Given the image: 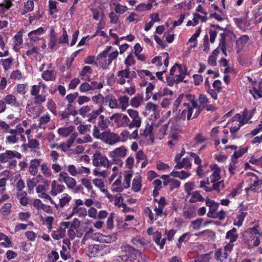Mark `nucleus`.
Masks as SVG:
<instances>
[{
	"instance_id": "f257e3e1",
	"label": "nucleus",
	"mask_w": 262,
	"mask_h": 262,
	"mask_svg": "<svg viewBox=\"0 0 262 262\" xmlns=\"http://www.w3.org/2000/svg\"><path fill=\"white\" fill-rule=\"evenodd\" d=\"M198 100L199 105L194 99H191L189 103H183V110L180 114L181 118L184 120L186 117L187 120L196 118L201 113V107L205 108L210 102L208 97L203 94L200 95Z\"/></svg>"
},
{
	"instance_id": "f03ea898",
	"label": "nucleus",
	"mask_w": 262,
	"mask_h": 262,
	"mask_svg": "<svg viewBox=\"0 0 262 262\" xmlns=\"http://www.w3.org/2000/svg\"><path fill=\"white\" fill-rule=\"evenodd\" d=\"M121 250L120 257L124 261H133L138 259V258L140 259L143 262L147 261L146 256L141 252L128 245L121 246Z\"/></svg>"
},
{
	"instance_id": "7ed1b4c3",
	"label": "nucleus",
	"mask_w": 262,
	"mask_h": 262,
	"mask_svg": "<svg viewBox=\"0 0 262 262\" xmlns=\"http://www.w3.org/2000/svg\"><path fill=\"white\" fill-rule=\"evenodd\" d=\"M187 70L185 67L176 64L170 70V74L166 77L167 84L170 86L184 80Z\"/></svg>"
},
{
	"instance_id": "20e7f679",
	"label": "nucleus",
	"mask_w": 262,
	"mask_h": 262,
	"mask_svg": "<svg viewBox=\"0 0 262 262\" xmlns=\"http://www.w3.org/2000/svg\"><path fill=\"white\" fill-rule=\"evenodd\" d=\"M127 148L125 146H121L113 149L108 153V156L111 159L112 164H115L118 166L121 167L123 161L122 159L127 155Z\"/></svg>"
},
{
	"instance_id": "39448f33",
	"label": "nucleus",
	"mask_w": 262,
	"mask_h": 262,
	"mask_svg": "<svg viewBox=\"0 0 262 262\" xmlns=\"http://www.w3.org/2000/svg\"><path fill=\"white\" fill-rule=\"evenodd\" d=\"M92 164L96 167L108 168L111 166L112 162L105 156L97 151L92 156Z\"/></svg>"
},
{
	"instance_id": "423d86ee",
	"label": "nucleus",
	"mask_w": 262,
	"mask_h": 262,
	"mask_svg": "<svg viewBox=\"0 0 262 262\" xmlns=\"http://www.w3.org/2000/svg\"><path fill=\"white\" fill-rule=\"evenodd\" d=\"M127 113L129 116V128H140L142 123V118L139 112L135 110L128 109Z\"/></svg>"
},
{
	"instance_id": "0eeeda50",
	"label": "nucleus",
	"mask_w": 262,
	"mask_h": 262,
	"mask_svg": "<svg viewBox=\"0 0 262 262\" xmlns=\"http://www.w3.org/2000/svg\"><path fill=\"white\" fill-rule=\"evenodd\" d=\"M119 127L129 128V117L127 115L121 113H115L110 117Z\"/></svg>"
},
{
	"instance_id": "6e6552de",
	"label": "nucleus",
	"mask_w": 262,
	"mask_h": 262,
	"mask_svg": "<svg viewBox=\"0 0 262 262\" xmlns=\"http://www.w3.org/2000/svg\"><path fill=\"white\" fill-rule=\"evenodd\" d=\"M220 43L219 46L217 49L214 50L211 55H214L215 57L219 54V49H220L225 56H227V54L226 51L230 48V46L228 43L226 42V37L227 36V33L223 32L220 34Z\"/></svg>"
},
{
	"instance_id": "1a4fd4ad",
	"label": "nucleus",
	"mask_w": 262,
	"mask_h": 262,
	"mask_svg": "<svg viewBox=\"0 0 262 262\" xmlns=\"http://www.w3.org/2000/svg\"><path fill=\"white\" fill-rule=\"evenodd\" d=\"M251 175L252 177L249 180V188H247L246 190L250 189L257 192L262 191V179H259L254 173H251Z\"/></svg>"
},
{
	"instance_id": "9d476101",
	"label": "nucleus",
	"mask_w": 262,
	"mask_h": 262,
	"mask_svg": "<svg viewBox=\"0 0 262 262\" xmlns=\"http://www.w3.org/2000/svg\"><path fill=\"white\" fill-rule=\"evenodd\" d=\"M21 157V154L18 151L8 150L5 152L0 154V161L2 163H6L13 159L14 158L20 159Z\"/></svg>"
},
{
	"instance_id": "9b49d317",
	"label": "nucleus",
	"mask_w": 262,
	"mask_h": 262,
	"mask_svg": "<svg viewBox=\"0 0 262 262\" xmlns=\"http://www.w3.org/2000/svg\"><path fill=\"white\" fill-rule=\"evenodd\" d=\"M169 125V122L164 124L160 122L155 124V133L158 139H162L164 137L165 135L168 132Z\"/></svg>"
},
{
	"instance_id": "f8f14e48",
	"label": "nucleus",
	"mask_w": 262,
	"mask_h": 262,
	"mask_svg": "<svg viewBox=\"0 0 262 262\" xmlns=\"http://www.w3.org/2000/svg\"><path fill=\"white\" fill-rule=\"evenodd\" d=\"M209 168L212 172L209 178H207V184H209L210 182H215L221 179V170L216 164L210 165Z\"/></svg>"
},
{
	"instance_id": "ddd939ff",
	"label": "nucleus",
	"mask_w": 262,
	"mask_h": 262,
	"mask_svg": "<svg viewBox=\"0 0 262 262\" xmlns=\"http://www.w3.org/2000/svg\"><path fill=\"white\" fill-rule=\"evenodd\" d=\"M102 141L109 145L115 144L119 142V135L110 132V130H107Z\"/></svg>"
},
{
	"instance_id": "4468645a",
	"label": "nucleus",
	"mask_w": 262,
	"mask_h": 262,
	"mask_svg": "<svg viewBox=\"0 0 262 262\" xmlns=\"http://www.w3.org/2000/svg\"><path fill=\"white\" fill-rule=\"evenodd\" d=\"M88 214V211L85 207L72 208V211L66 217V220H69L74 215H77L80 217H84Z\"/></svg>"
},
{
	"instance_id": "2eb2a0df",
	"label": "nucleus",
	"mask_w": 262,
	"mask_h": 262,
	"mask_svg": "<svg viewBox=\"0 0 262 262\" xmlns=\"http://www.w3.org/2000/svg\"><path fill=\"white\" fill-rule=\"evenodd\" d=\"M41 77L46 81H54L56 78V72L53 68L51 67V64L49 66V69L43 71L41 74Z\"/></svg>"
},
{
	"instance_id": "dca6fc26",
	"label": "nucleus",
	"mask_w": 262,
	"mask_h": 262,
	"mask_svg": "<svg viewBox=\"0 0 262 262\" xmlns=\"http://www.w3.org/2000/svg\"><path fill=\"white\" fill-rule=\"evenodd\" d=\"M71 199L72 198L70 195L67 193H63L59 198V203L57 204L55 202V207L57 209H62L66 206L69 205Z\"/></svg>"
},
{
	"instance_id": "f3484780",
	"label": "nucleus",
	"mask_w": 262,
	"mask_h": 262,
	"mask_svg": "<svg viewBox=\"0 0 262 262\" xmlns=\"http://www.w3.org/2000/svg\"><path fill=\"white\" fill-rule=\"evenodd\" d=\"M129 69L127 68H126L124 70L119 71L117 74V76L118 77L117 80V83L121 85L124 84L126 82L125 79H129Z\"/></svg>"
},
{
	"instance_id": "a211bd4d",
	"label": "nucleus",
	"mask_w": 262,
	"mask_h": 262,
	"mask_svg": "<svg viewBox=\"0 0 262 262\" xmlns=\"http://www.w3.org/2000/svg\"><path fill=\"white\" fill-rule=\"evenodd\" d=\"M41 159H34L30 161L29 166V172L31 175L35 176L38 173V169L40 165Z\"/></svg>"
},
{
	"instance_id": "6ab92c4d",
	"label": "nucleus",
	"mask_w": 262,
	"mask_h": 262,
	"mask_svg": "<svg viewBox=\"0 0 262 262\" xmlns=\"http://www.w3.org/2000/svg\"><path fill=\"white\" fill-rule=\"evenodd\" d=\"M92 182L95 186L99 188L107 198H111L112 197V194L105 188V184L103 180L98 178H95L92 180Z\"/></svg>"
},
{
	"instance_id": "aec40b11",
	"label": "nucleus",
	"mask_w": 262,
	"mask_h": 262,
	"mask_svg": "<svg viewBox=\"0 0 262 262\" xmlns=\"http://www.w3.org/2000/svg\"><path fill=\"white\" fill-rule=\"evenodd\" d=\"M51 187L50 194L52 196L57 195V194L62 192L65 189L64 186L59 184L56 180H54L52 182Z\"/></svg>"
},
{
	"instance_id": "412c9836",
	"label": "nucleus",
	"mask_w": 262,
	"mask_h": 262,
	"mask_svg": "<svg viewBox=\"0 0 262 262\" xmlns=\"http://www.w3.org/2000/svg\"><path fill=\"white\" fill-rule=\"evenodd\" d=\"M161 179L166 180L164 182V185L167 186L169 185L170 189L173 190L174 188H179L180 186L181 183L178 180L169 178L167 175H163Z\"/></svg>"
},
{
	"instance_id": "4be33fe9",
	"label": "nucleus",
	"mask_w": 262,
	"mask_h": 262,
	"mask_svg": "<svg viewBox=\"0 0 262 262\" xmlns=\"http://www.w3.org/2000/svg\"><path fill=\"white\" fill-rule=\"evenodd\" d=\"M246 233L250 235V238L252 240H254L253 245L256 247L258 246L260 244V237L261 235L254 228L248 229Z\"/></svg>"
},
{
	"instance_id": "5701e85b",
	"label": "nucleus",
	"mask_w": 262,
	"mask_h": 262,
	"mask_svg": "<svg viewBox=\"0 0 262 262\" xmlns=\"http://www.w3.org/2000/svg\"><path fill=\"white\" fill-rule=\"evenodd\" d=\"M26 111L28 115L33 118L38 117L41 113V108L39 106H27Z\"/></svg>"
},
{
	"instance_id": "b1692460",
	"label": "nucleus",
	"mask_w": 262,
	"mask_h": 262,
	"mask_svg": "<svg viewBox=\"0 0 262 262\" xmlns=\"http://www.w3.org/2000/svg\"><path fill=\"white\" fill-rule=\"evenodd\" d=\"M104 246L102 245H94L90 246L89 251L90 252V256L95 257L102 255L101 251L103 249Z\"/></svg>"
},
{
	"instance_id": "393cba45",
	"label": "nucleus",
	"mask_w": 262,
	"mask_h": 262,
	"mask_svg": "<svg viewBox=\"0 0 262 262\" xmlns=\"http://www.w3.org/2000/svg\"><path fill=\"white\" fill-rule=\"evenodd\" d=\"M107 132V130L101 129L96 126V125H94L93 129L92 135L95 139L102 141Z\"/></svg>"
},
{
	"instance_id": "a878e982",
	"label": "nucleus",
	"mask_w": 262,
	"mask_h": 262,
	"mask_svg": "<svg viewBox=\"0 0 262 262\" xmlns=\"http://www.w3.org/2000/svg\"><path fill=\"white\" fill-rule=\"evenodd\" d=\"M104 102L108 103V106L111 108L115 109L119 108L118 100L113 96L107 95L105 97Z\"/></svg>"
},
{
	"instance_id": "bb28decb",
	"label": "nucleus",
	"mask_w": 262,
	"mask_h": 262,
	"mask_svg": "<svg viewBox=\"0 0 262 262\" xmlns=\"http://www.w3.org/2000/svg\"><path fill=\"white\" fill-rule=\"evenodd\" d=\"M255 112V108L250 111L245 108L243 114L242 119L241 121V124H244L245 123H247L249 120L251 119Z\"/></svg>"
},
{
	"instance_id": "cd10ccee",
	"label": "nucleus",
	"mask_w": 262,
	"mask_h": 262,
	"mask_svg": "<svg viewBox=\"0 0 262 262\" xmlns=\"http://www.w3.org/2000/svg\"><path fill=\"white\" fill-rule=\"evenodd\" d=\"M109 125L110 121L107 118H105L104 115H100L99 116L97 125H96V126L106 130Z\"/></svg>"
},
{
	"instance_id": "c85d7f7f",
	"label": "nucleus",
	"mask_w": 262,
	"mask_h": 262,
	"mask_svg": "<svg viewBox=\"0 0 262 262\" xmlns=\"http://www.w3.org/2000/svg\"><path fill=\"white\" fill-rule=\"evenodd\" d=\"M201 32V29L200 28L198 29L194 34L189 39L188 42L191 44L189 46L190 49L194 48L198 45L197 38L200 36Z\"/></svg>"
},
{
	"instance_id": "c756f323",
	"label": "nucleus",
	"mask_w": 262,
	"mask_h": 262,
	"mask_svg": "<svg viewBox=\"0 0 262 262\" xmlns=\"http://www.w3.org/2000/svg\"><path fill=\"white\" fill-rule=\"evenodd\" d=\"M110 201H113L114 204L116 206L118 207H120L121 206L124 207V209H126V204H124L123 203V198L121 195V194H118L117 195L113 196L112 195V197L111 198H108Z\"/></svg>"
},
{
	"instance_id": "7c9ffc66",
	"label": "nucleus",
	"mask_w": 262,
	"mask_h": 262,
	"mask_svg": "<svg viewBox=\"0 0 262 262\" xmlns=\"http://www.w3.org/2000/svg\"><path fill=\"white\" fill-rule=\"evenodd\" d=\"M191 167V163L190 160L188 158H183L180 162H178L174 168L176 169H181L184 168L186 169H190Z\"/></svg>"
},
{
	"instance_id": "2f4dec72",
	"label": "nucleus",
	"mask_w": 262,
	"mask_h": 262,
	"mask_svg": "<svg viewBox=\"0 0 262 262\" xmlns=\"http://www.w3.org/2000/svg\"><path fill=\"white\" fill-rule=\"evenodd\" d=\"M196 235L203 238L204 239L208 240L210 238H213L215 236V233L211 230H205L203 231L200 232L196 234Z\"/></svg>"
},
{
	"instance_id": "473e14b6",
	"label": "nucleus",
	"mask_w": 262,
	"mask_h": 262,
	"mask_svg": "<svg viewBox=\"0 0 262 262\" xmlns=\"http://www.w3.org/2000/svg\"><path fill=\"white\" fill-rule=\"evenodd\" d=\"M11 135L8 136L6 138V142L9 144H15L18 142V137H17L15 129H11L8 132Z\"/></svg>"
},
{
	"instance_id": "72a5a7b5",
	"label": "nucleus",
	"mask_w": 262,
	"mask_h": 262,
	"mask_svg": "<svg viewBox=\"0 0 262 262\" xmlns=\"http://www.w3.org/2000/svg\"><path fill=\"white\" fill-rule=\"evenodd\" d=\"M5 102L8 105L12 106L19 107V102L17 101L15 96L12 94H9L4 98Z\"/></svg>"
},
{
	"instance_id": "f704fd0d",
	"label": "nucleus",
	"mask_w": 262,
	"mask_h": 262,
	"mask_svg": "<svg viewBox=\"0 0 262 262\" xmlns=\"http://www.w3.org/2000/svg\"><path fill=\"white\" fill-rule=\"evenodd\" d=\"M44 32V29L42 27H40L37 30L30 32L28 35L31 39L35 41L36 40L39 39L38 36L43 34Z\"/></svg>"
},
{
	"instance_id": "c9c22d12",
	"label": "nucleus",
	"mask_w": 262,
	"mask_h": 262,
	"mask_svg": "<svg viewBox=\"0 0 262 262\" xmlns=\"http://www.w3.org/2000/svg\"><path fill=\"white\" fill-rule=\"evenodd\" d=\"M153 238L155 243L160 246L161 249H162L165 244L166 239L165 238L161 239V233L159 231H156L153 234Z\"/></svg>"
},
{
	"instance_id": "e433bc0d",
	"label": "nucleus",
	"mask_w": 262,
	"mask_h": 262,
	"mask_svg": "<svg viewBox=\"0 0 262 262\" xmlns=\"http://www.w3.org/2000/svg\"><path fill=\"white\" fill-rule=\"evenodd\" d=\"M124 189V185H122L121 177L117 179L113 184L112 186V190L114 192H120L123 191Z\"/></svg>"
},
{
	"instance_id": "4c0bfd02",
	"label": "nucleus",
	"mask_w": 262,
	"mask_h": 262,
	"mask_svg": "<svg viewBox=\"0 0 262 262\" xmlns=\"http://www.w3.org/2000/svg\"><path fill=\"white\" fill-rule=\"evenodd\" d=\"M237 230L235 228H233L231 230L228 231L226 235V239H229L230 243H233L236 241L238 238Z\"/></svg>"
},
{
	"instance_id": "58836bf2",
	"label": "nucleus",
	"mask_w": 262,
	"mask_h": 262,
	"mask_svg": "<svg viewBox=\"0 0 262 262\" xmlns=\"http://www.w3.org/2000/svg\"><path fill=\"white\" fill-rule=\"evenodd\" d=\"M50 121V116L49 114L44 115L41 117L39 120L38 127L45 129L46 128V125Z\"/></svg>"
},
{
	"instance_id": "ea45409f",
	"label": "nucleus",
	"mask_w": 262,
	"mask_h": 262,
	"mask_svg": "<svg viewBox=\"0 0 262 262\" xmlns=\"http://www.w3.org/2000/svg\"><path fill=\"white\" fill-rule=\"evenodd\" d=\"M173 177L179 178L180 179L183 180L187 178L190 175L189 172L182 170L181 171L173 170L170 174Z\"/></svg>"
},
{
	"instance_id": "a19ab883",
	"label": "nucleus",
	"mask_w": 262,
	"mask_h": 262,
	"mask_svg": "<svg viewBox=\"0 0 262 262\" xmlns=\"http://www.w3.org/2000/svg\"><path fill=\"white\" fill-rule=\"evenodd\" d=\"M118 101L119 102V108L122 111H125L129 105V98L126 96H120Z\"/></svg>"
},
{
	"instance_id": "79ce46f5",
	"label": "nucleus",
	"mask_w": 262,
	"mask_h": 262,
	"mask_svg": "<svg viewBox=\"0 0 262 262\" xmlns=\"http://www.w3.org/2000/svg\"><path fill=\"white\" fill-rule=\"evenodd\" d=\"M141 179L139 176L135 177L133 180L132 188L135 192H138L141 188Z\"/></svg>"
},
{
	"instance_id": "37998d69",
	"label": "nucleus",
	"mask_w": 262,
	"mask_h": 262,
	"mask_svg": "<svg viewBox=\"0 0 262 262\" xmlns=\"http://www.w3.org/2000/svg\"><path fill=\"white\" fill-rule=\"evenodd\" d=\"M83 136L77 138L75 142L77 144H85L88 143H91L93 141V138L89 134H85L83 135Z\"/></svg>"
},
{
	"instance_id": "c03bdc74",
	"label": "nucleus",
	"mask_w": 262,
	"mask_h": 262,
	"mask_svg": "<svg viewBox=\"0 0 262 262\" xmlns=\"http://www.w3.org/2000/svg\"><path fill=\"white\" fill-rule=\"evenodd\" d=\"M205 200V199L202 196L200 192L198 191H195L191 194L189 202L193 203L197 202H204Z\"/></svg>"
},
{
	"instance_id": "a18cd8bd",
	"label": "nucleus",
	"mask_w": 262,
	"mask_h": 262,
	"mask_svg": "<svg viewBox=\"0 0 262 262\" xmlns=\"http://www.w3.org/2000/svg\"><path fill=\"white\" fill-rule=\"evenodd\" d=\"M229 254L227 252H224L221 249H219L215 253V256L217 260L221 262H224L228 258Z\"/></svg>"
},
{
	"instance_id": "49530a36",
	"label": "nucleus",
	"mask_w": 262,
	"mask_h": 262,
	"mask_svg": "<svg viewBox=\"0 0 262 262\" xmlns=\"http://www.w3.org/2000/svg\"><path fill=\"white\" fill-rule=\"evenodd\" d=\"M40 170L45 177L50 178L53 176V173L46 163H42L40 165Z\"/></svg>"
},
{
	"instance_id": "de8ad7c7",
	"label": "nucleus",
	"mask_w": 262,
	"mask_h": 262,
	"mask_svg": "<svg viewBox=\"0 0 262 262\" xmlns=\"http://www.w3.org/2000/svg\"><path fill=\"white\" fill-rule=\"evenodd\" d=\"M113 5L115 7L114 10L117 14H123L128 10V8L126 6L122 5L119 3H114Z\"/></svg>"
},
{
	"instance_id": "09e8293b",
	"label": "nucleus",
	"mask_w": 262,
	"mask_h": 262,
	"mask_svg": "<svg viewBox=\"0 0 262 262\" xmlns=\"http://www.w3.org/2000/svg\"><path fill=\"white\" fill-rule=\"evenodd\" d=\"M142 102L143 98L138 95L131 99L130 104L133 107L137 108L140 106Z\"/></svg>"
},
{
	"instance_id": "8fccbe9b",
	"label": "nucleus",
	"mask_w": 262,
	"mask_h": 262,
	"mask_svg": "<svg viewBox=\"0 0 262 262\" xmlns=\"http://www.w3.org/2000/svg\"><path fill=\"white\" fill-rule=\"evenodd\" d=\"M11 203H6L0 209V213L3 216H7L11 212Z\"/></svg>"
},
{
	"instance_id": "3c124183",
	"label": "nucleus",
	"mask_w": 262,
	"mask_h": 262,
	"mask_svg": "<svg viewBox=\"0 0 262 262\" xmlns=\"http://www.w3.org/2000/svg\"><path fill=\"white\" fill-rule=\"evenodd\" d=\"M93 174L95 176L106 178L108 177L110 172L107 170H101L99 167H96L93 170Z\"/></svg>"
},
{
	"instance_id": "603ef678",
	"label": "nucleus",
	"mask_w": 262,
	"mask_h": 262,
	"mask_svg": "<svg viewBox=\"0 0 262 262\" xmlns=\"http://www.w3.org/2000/svg\"><path fill=\"white\" fill-rule=\"evenodd\" d=\"M118 55V52L117 50L108 54L107 58H103V60L105 61V65H110L113 60L117 57Z\"/></svg>"
},
{
	"instance_id": "864d4df0",
	"label": "nucleus",
	"mask_w": 262,
	"mask_h": 262,
	"mask_svg": "<svg viewBox=\"0 0 262 262\" xmlns=\"http://www.w3.org/2000/svg\"><path fill=\"white\" fill-rule=\"evenodd\" d=\"M74 127L73 126H70L68 127L60 128L58 129V133L59 135L63 136H68L74 130Z\"/></svg>"
},
{
	"instance_id": "5fc2aeb1",
	"label": "nucleus",
	"mask_w": 262,
	"mask_h": 262,
	"mask_svg": "<svg viewBox=\"0 0 262 262\" xmlns=\"http://www.w3.org/2000/svg\"><path fill=\"white\" fill-rule=\"evenodd\" d=\"M138 75L141 78H144L145 76L149 77L150 80H154L156 79L155 76L152 75L151 73L148 70H139L137 71Z\"/></svg>"
},
{
	"instance_id": "6e6d98bb",
	"label": "nucleus",
	"mask_w": 262,
	"mask_h": 262,
	"mask_svg": "<svg viewBox=\"0 0 262 262\" xmlns=\"http://www.w3.org/2000/svg\"><path fill=\"white\" fill-rule=\"evenodd\" d=\"M219 207V204L216 203L214 205H213L212 207L209 208V210L208 212L207 213V216L211 218H216V216H217V213L216 212V211L217 210Z\"/></svg>"
},
{
	"instance_id": "4d7b16f0",
	"label": "nucleus",
	"mask_w": 262,
	"mask_h": 262,
	"mask_svg": "<svg viewBox=\"0 0 262 262\" xmlns=\"http://www.w3.org/2000/svg\"><path fill=\"white\" fill-rule=\"evenodd\" d=\"M155 124H149L147 123L143 132V136L147 137L151 135L153 130L155 132Z\"/></svg>"
},
{
	"instance_id": "13d9d810",
	"label": "nucleus",
	"mask_w": 262,
	"mask_h": 262,
	"mask_svg": "<svg viewBox=\"0 0 262 262\" xmlns=\"http://www.w3.org/2000/svg\"><path fill=\"white\" fill-rule=\"evenodd\" d=\"M58 43L60 44H69L68 35L64 28H62V35L59 38Z\"/></svg>"
},
{
	"instance_id": "bf43d9fd",
	"label": "nucleus",
	"mask_w": 262,
	"mask_h": 262,
	"mask_svg": "<svg viewBox=\"0 0 262 262\" xmlns=\"http://www.w3.org/2000/svg\"><path fill=\"white\" fill-rule=\"evenodd\" d=\"M203 219L202 218H199L191 222V227L195 230H199L202 225L203 224Z\"/></svg>"
},
{
	"instance_id": "052dcab7",
	"label": "nucleus",
	"mask_w": 262,
	"mask_h": 262,
	"mask_svg": "<svg viewBox=\"0 0 262 262\" xmlns=\"http://www.w3.org/2000/svg\"><path fill=\"white\" fill-rule=\"evenodd\" d=\"M237 160H234L231 158V162L229 166V171L231 175H233L235 173V171L238 167Z\"/></svg>"
},
{
	"instance_id": "680f3d73",
	"label": "nucleus",
	"mask_w": 262,
	"mask_h": 262,
	"mask_svg": "<svg viewBox=\"0 0 262 262\" xmlns=\"http://www.w3.org/2000/svg\"><path fill=\"white\" fill-rule=\"evenodd\" d=\"M135 60L132 54H129L124 60V64L126 68H129L130 66L135 64Z\"/></svg>"
},
{
	"instance_id": "e2e57ef3",
	"label": "nucleus",
	"mask_w": 262,
	"mask_h": 262,
	"mask_svg": "<svg viewBox=\"0 0 262 262\" xmlns=\"http://www.w3.org/2000/svg\"><path fill=\"white\" fill-rule=\"evenodd\" d=\"M152 7V5L150 4H144L141 3L136 7V10L139 12H142L146 10H150Z\"/></svg>"
},
{
	"instance_id": "0e129e2a",
	"label": "nucleus",
	"mask_w": 262,
	"mask_h": 262,
	"mask_svg": "<svg viewBox=\"0 0 262 262\" xmlns=\"http://www.w3.org/2000/svg\"><path fill=\"white\" fill-rule=\"evenodd\" d=\"M247 151V148H240L238 150L234 152V154L232 156L231 158L234 159V160H237L238 158L242 157Z\"/></svg>"
},
{
	"instance_id": "69168bd1",
	"label": "nucleus",
	"mask_w": 262,
	"mask_h": 262,
	"mask_svg": "<svg viewBox=\"0 0 262 262\" xmlns=\"http://www.w3.org/2000/svg\"><path fill=\"white\" fill-rule=\"evenodd\" d=\"M130 133L127 130H123L119 135V142H125L130 139Z\"/></svg>"
},
{
	"instance_id": "338daca9",
	"label": "nucleus",
	"mask_w": 262,
	"mask_h": 262,
	"mask_svg": "<svg viewBox=\"0 0 262 262\" xmlns=\"http://www.w3.org/2000/svg\"><path fill=\"white\" fill-rule=\"evenodd\" d=\"M99 115L98 114V112H96L95 111H93L92 112L89 113L87 116V120L88 122L94 123L95 122L96 118Z\"/></svg>"
},
{
	"instance_id": "774afa93",
	"label": "nucleus",
	"mask_w": 262,
	"mask_h": 262,
	"mask_svg": "<svg viewBox=\"0 0 262 262\" xmlns=\"http://www.w3.org/2000/svg\"><path fill=\"white\" fill-rule=\"evenodd\" d=\"M128 14L129 15L126 19L129 22H135L136 23L140 20V17L136 13L130 12L128 13Z\"/></svg>"
}]
</instances>
